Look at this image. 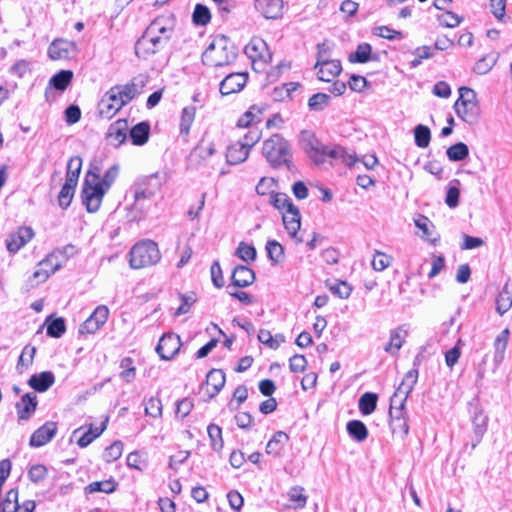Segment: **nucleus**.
<instances>
[{
    "mask_svg": "<svg viewBox=\"0 0 512 512\" xmlns=\"http://www.w3.org/2000/svg\"><path fill=\"white\" fill-rule=\"evenodd\" d=\"M126 103L123 98H101L98 103L99 115L104 119H111Z\"/></svg>",
    "mask_w": 512,
    "mask_h": 512,
    "instance_id": "nucleus-21",
    "label": "nucleus"
},
{
    "mask_svg": "<svg viewBox=\"0 0 512 512\" xmlns=\"http://www.w3.org/2000/svg\"><path fill=\"white\" fill-rule=\"evenodd\" d=\"M266 252L269 260L274 264L281 263L284 260V248L276 240L267 241Z\"/></svg>",
    "mask_w": 512,
    "mask_h": 512,
    "instance_id": "nucleus-39",
    "label": "nucleus"
},
{
    "mask_svg": "<svg viewBox=\"0 0 512 512\" xmlns=\"http://www.w3.org/2000/svg\"><path fill=\"white\" fill-rule=\"evenodd\" d=\"M181 347L180 337L174 333L164 334L156 347V352L163 360H171Z\"/></svg>",
    "mask_w": 512,
    "mask_h": 512,
    "instance_id": "nucleus-10",
    "label": "nucleus"
},
{
    "mask_svg": "<svg viewBox=\"0 0 512 512\" xmlns=\"http://www.w3.org/2000/svg\"><path fill=\"white\" fill-rule=\"evenodd\" d=\"M128 130L129 125L125 119H118L110 124L106 133V140L108 144L113 147H119L127 139Z\"/></svg>",
    "mask_w": 512,
    "mask_h": 512,
    "instance_id": "nucleus-15",
    "label": "nucleus"
},
{
    "mask_svg": "<svg viewBox=\"0 0 512 512\" xmlns=\"http://www.w3.org/2000/svg\"><path fill=\"white\" fill-rule=\"evenodd\" d=\"M147 83L148 77L140 74L134 77L129 83L111 87L105 96H137L147 92L144 89Z\"/></svg>",
    "mask_w": 512,
    "mask_h": 512,
    "instance_id": "nucleus-7",
    "label": "nucleus"
},
{
    "mask_svg": "<svg viewBox=\"0 0 512 512\" xmlns=\"http://www.w3.org/2000/svg\"><path fill=\"white\" fill-rule=\"evenodd\" d=\"M437 20L440 23V25L447 28L457 27L462 22V18L459 17L457 14L453 13L452 11L443 12L442 14L437 16Z\"/></svg>",
    "mask_w": 512,
    "mask_h": 512,
    "instance_id": "nucleus-59",
    "label": "nucleus"
},
{
    "mask_svg": "<svg viewBox=\"0 0 512 512\" xmlns=\"http://www.w3.org/2000/svg\"><path fill=\"white\" fill-rule=\"evenodd\" d=\"M82 166V159L80 157H72L67 165V174L65 182L69 183V180L72 181L73 185H77L78 178L80 175Z\"/></svg>",
    "mask_w": 512,
    "mask_h": 512,
    "instance_id": "nucleus-48",
    "label": "nucleus"
},
{
    "mask_svg": "<svg viewBox=\"0 0 512 512\" xmlns=\"http://www.w3.org/2000/svg\"><path fill=\"white\" fill-rule=\"evenodd\" d=\"M299 141L302 149L315 165L340 162L351 167L359 161L354 152H350L339 145L327 146L311 131H302Z\"/></svg>",
    "mask_w": 512,
    "mask_h": 512,
    "instance_id": "nucleus-1",
    "label": "nucleus"
},
{
    "mask_svg": "<svg viewBox=\"0 0 512 512\" xmlns=\"http://www.w3.org/2000/svg\"><path fill=\"white\" fill-rule=\"evenodd\" d=\"M255 280V273L247 266L239 265L232 273V284L244 288L250 286Z\"/></svg>",
    "mask_w": 512,
    "mask_h": 512,
    "instance_id": "nucleus-25",
    "label": "nucleus"
},
{
    "mask_svg": "<svg viewBox=\"0 0 512 512\" xmlns=\"http://www.w3.org/2000/svg\"><path fill=\"white\" fill-rule=\"evenodd\" d=\"M207 432L210 438L211 447L215 451H220L223 448L222 430L215 424H210L207 427Z\"/></svg>",
    "mask_w": 512,
    "mask_h": 512,
    "instance_id": "nucleus-52",
    "label": "nucleus"
},
{
    "mask_svg": "<svg viewBox=\"0 0 512 512\" xmlns=\"http://www.w3.org/2000/svg\"><path fill=\"white\" fill-rule=\"evenodd\" d=\"M48 469L45 465L34 464L28 470V478L31 482L38 484L46 479Z\"/></svg>",
    "mask_w": 512,
    "mask_h": 512,
    "instance_id": "nucleus-56",
    "label": "nucleus"
},
{
    "mask_svg": "<svg viewBox=\"0 0 512 512\" xmlns=\"http://www.w3.org/2000/svg\"><path fill=\"white\" fill-rule=\"evenodd\" d=\"M66 331L63 318H56L47 325V335L54 338L61 337Z\"/></svg>",
    "mask_w": 512,
    "mask_h": 512,
    "instance_id": "nucleus-62",
    "label": "nucleus"
},
{
    "mask_svg": "<svg viewBox=\"0 0 512 512\" xmlns=\"http://www.w3.org/2000/svg\"><path fill=\"white\" fill-rule=\"evenodd\" d=\"M315 68L318 69V78L326 82L332 81L342 70L341 62L339 60H329L320 64H315Z\"/></svg>",
    "mask_w": 512,
    "mask_h": 512,
    "instance_id": "nucleus-23",
    "label": "nucleus"
},
{
    "mask_svg": "<svg viewBox=\"0 0 512 512\" xmlns=\"http://www.w3.org/2000/svg\"><path fill=\"white\" fill-rule=\"evenodd\" d=\"M288 499L293 503L294 508H304L307 503V496L304 494V488L294 486L288 491Z\"/></svg>",
    "mask_w": 512,
    "mask_h": 512,
    "instance_id": "nucleus-51",
    "label": "nucleus"
},
{
    "mask_svg": "<svg viewBox=\"0 0 512 512\" xmlns=\"http://www.w3.org/2000/svg\"><path fill=\"white\" fill-rule=\"evenodd\" d=\"M282 221L288 235L293 238L297 243H301L303 239L298 237V231L301 227V215L297 206L290 210H285L282 213Z\"/></svg>",
    "mask_w": 512,
    "mask_h": 512,
    "instance_id": "nucleus-12",
    "label": "nucleus"
},
{
    "mask_svg": "<svg viewBox=\"0 0 512 512\" xmlns=\"http://www.w3.org/2000/svg\"><path fill=\"white\" fill-rule=\"evenodd\" d=\"M129 264L133 269H141L157 264L161 259L157 243L152 240H142L130 250Z\"/></svg>",
    "mask_w": 512,
    "mask_h": 512,
    "instance_id": "nucleus-5",
    "label": "nucleus"
},
{
    "mask_svg": "<svg viewBox=\"0 0 512 512\" xmlns=\"http://www.w3.org/2000/svg\"><path fill=\"white\" fill-rule=\"evenodd\" d=\"M225 384V374L220 369H212L206 376V385L211 387V396L218 394Z\"/></svg>",
    "mask_w": 512,
    "mask_h": 512,
    "instance_id": "nucleus-33",
    "label": "nucleus"
},
{
    "mask_svg": "<svg viewBox=\"0 0 512 512\" xmlns=\"http://www.w3.org/2000/svg\"><path fill=\"white\" fill-rule=\"evenodd\" d=\"M392 263V257L383 253V252H380V251H376L373 255V259H372V267L375 271H383L385 270L386 268H388Z\"/></svg>",
    "mask_w": 512,
    "mask_h": 512,
    "instance_id": "nucleus-57",
    "label": "nucleus"
},
{
    "mask_svg": "<svg viewBox=\"0 0 512 512\" xmlns=\"http://www.w3.org/2000/svg\"><path fill=\"white\" fill-rule=\"evenodd\" d=\"M123 453V443L119 440L114 441L104 451L103 458L106 462L110 463L118 460Z\"/></svg>",
    "mask_w": 512,
    "mask_h": 512,
    "instance_id": "nucleus-54",
    "label": "nucleus"
},
{
    "mask_svg": "<svg viewBox=\"0 0 512 512\" xmlns=\"http://www.w3.org/2000/svg\"><path fill=\"white\" fill-rule=\"evenodd\" d=\"M34 237V231L31 227L23 226L9 235L6 240V246L9 252L16 253L24 247Z\"/></svg>",
    "mask_w": 512,
    "mask_h": 512,
    "instance_id": "nucleus-14",
    "label": "nucleus"
},
{
    "mask_svg": "<svg viewBox=\"0 0 512 512\" xmlns=\"http://www.w3.org/2000/svg\"><path fill=\"white\" fill-rule=\"evenodd\" d=\"M269 202L281 213H283L285 210H290L291 208L295 207V205L292 203V200L285 193H272Z\"/></svg>",
    "mask_w": 512,
    "mask_h": 512,
    "instance_id": "nucleus-41",
    "label": "nucleus"
},
{
    "mask_svg": "<svg viewBox=\"0 0 512 512\" xmlns=\"http://www.w3.org/2000/svg\"><path fill=\"white\" fill-rule=\"evenodd\" d=\"M377 395L375 393L366 392L364 393L358 402L359 410L363 415H370L376 409Z\"/></svg>",
    "mask_w": 512,
    "mask_h": 512,
    "instance_id": "nucleus-38",
    "label": "nucleus"
},
{
    "mask_svg": "<svg viewBox=\"0 0 512 512\" xmlns=\"http://www.w3.org/2000/svg\"><path fill=\"white\" fill-rule=\"evenodd\" d=\"M418 380V369L413 368L409 370L398 388L396 389L395 393L391 397L392 404H396L399 402L401 404V407H404V403L409 396V394L413 391L415 384Z\"/></svg>",
    "mask_w": 512,
    "mask_h": 512,
    "instance_id": "nucleus-9",
    "label": "nucleus"
},
{
    "mask_svg": "<svg viewBox=\"0 0 512 512\" xmlns=\"http://www.w3.org/2000/svg\"><path fill=\"white\" fill-rule=\"evenodd\" d=\"M211 15L209 9L201 4L195 6L193 12V21L197 25H206L210 21Z\"/></svg>",
    "mask_w": 512,
    "mask_h": 512,
    "instance_id": "nucleus-64",
    "label": "nucleus"
},
{
    "mask_svg": "<svg viewBox=\"0 0 512 512\" xmlns=\"http://www.w3.org/2000/svg\"><path fill=\"white\" fill-rule=\"evenodd\" d=\"M394 404L390 406V429L393 435L404 438L408 435L409 426L407 419L403 416V407L399 403V407L394 410Z\"/></svg>",
    "mask_w": 512,
    "mask_h": 512,
    "instance_id": "nucleus-16",
    "label": "nucleus"
},
{
    "mask_svg": "<svg viewBox=\"0 0 512 512\" xmlns=\"http://www.w3.org/2000/svg\"><path fill=\"white\" fill-rule=\"evenodd\" d=\"M107 422L108 417L105 418V420L102 422L99 428H93L91 426L87 431H84L77 439L78 446L84 448L87 447L90 443H92L94 439L99 437L104 432V430L106 429Z\"/></svg>",
    "mask_w": 512,
    "mask_h": 512,
    "instance_id": "nucleus-34",
    "label": "nucleus"
},
{
    "mask_svg": "<svg viewBox=\"0 0 512 512\" xmlns=\"http://www.w3.org/2000/svg\"><path fill=\"white\" fill-rule=\"evenodd\" d=\"M130 138L134 145L142 146L147 143L150 135V125L148 122H140L130 129Z\"/></svg>",
    "mask_w": 512,
    "mask_h": 512,
    "instance_id": "nucleus-30",
    "label": "nucleus"
},
{
    "mask_svg": "<svg viewBox=\"0 0 512 512\" xmlns=\"http://www.w3.org/2000/svg\"><path fill=\"white\" fill-rule=\"evenodd\" d=\"M73 73L70 70H61L50 79V85L59 91H63L70 84Z\"/></svg>",
    "mask_w": 512,
    "mask_h": 512,
    "instance_id": "nucleus-43",
    "label": "nucleus"
},
{
    "mask_svg": "<svg viewBox=\"0 0 512 512\" xmlns=\"http://www.w3.org/2000/svg\"><path fill=\"white\" fill-rule=\"evenodd\" d=\"M347 432L357 442H362L368 437V429L360 420H352L347 423Z\"/></svg>",
    "mask_w": 512,
    "mask_h": 512,
    "instance_id": "nucleus-36",
    "label": "nucleus"
},
{
    "mask_svg": "<svg viewBox=\"0 0 512 512\" xmlns=\"http://www.w3.org/2000/svg\"><path fill=\"white\" fill-rule=\"evenodd\" d=\"M162 403L159 398L150 397L145 402V414L153 418H159L162 416Z\"/></svg>",
    "mask_w": 512,
    "mask_h": 512,
    "instance_id": "nucleus-61",
    "label": "nucleus"
},
{
    "mask_svg": "<svg viewBox=\"0 0 512 512\" xmlns=\"http://www.w3.org/2000/svg\"><path fill=\"white\" fill-rule=\"evenodd\" d=\"M283 0H255V8L266 19H278L283 14Z\"/></svg>",
    "mask_w": 512,
    "mask_h": 512,
    "instance_id": "nucleus-19",
    "label": "nucleus"
},
{
    "mask_svg": "<svg viewBox=\"0 0 512 512\" xmlns=\"http://www.w3.org/2000/svg\"><path fill=\"white\" fill-rule=\"evenodd\" d=\"M247 82V75L244 73H231L220 83V93L222 96L240 92Z\"/></svg>",
    "mask_w": 512,
    "mask_h": 512,
    "instance_id": "nucleus-18",
    "label": "nucleus"
},
{
    "mask_svg": "<svg viewBox=\"0 0 512 512\" xmlns=\"http://www.w3.org/2000/svg\"><path fill=\"white\" fill-rule=\"evenodd\" d=\"M415 225L422 231V238L432 244H436L439 241L440 236L434 232V226L426 216L421 215L415 219Z\"/></svg>",
    "mask_w": 512,
    "mask_h": 512,
    "instance_id": "nucleus-31",
    "label": "nucleus"
},
{
    "mask_svg": "<svg viewBox=\"0 0 512 512\" xmlns=\"http://www.w3.org/2000/svg\"><path fill=\"white\" fill-rule=\"evenodd\" d=\"M372 48L368 43H361L357 46L356 51L349 55V61L352 63H366L371 58Z\"/></svg>",
    "mask_w": 512,
    "mask_h": 512,
    "instance_id": "nucleus-47",
    "label": "nucleus"
},
{
    "mask_svg": "<svg viewBox=\"0 0 512 512\" xmlns=\"http://www.w3.org/2000/svg\"><path fill=\"white\" fill-rule=\"evenodd\" d=\"M77 51V45L66 39H55L48 47V56L52 60H65L72 57Z\"/></svg>",
    "mask_w": 512,
    "mask_h": 512,
    "instance_id": "nucleus-11",
    "label": "nucleus"
},
{
    "mask_svg": "<svg viewBox=\"0 0 512 512\" xmlns=\"http://www.w3.org/2000/svg\"><path fill=\"white\" fill-rule=\"evenodd\" d=\"M472 424L476 442L479 443L487 430L488 424V417L483 413L481 409L474 413Z\"/></svg>",
    "mask_w": 512,
    "mask_h": 512,
    "instance_id": "nucleus-35",
    "label": "nucleus"
},
{
    "mask_svg": "<svg viewBox=\"0 0 512 512\" xmlns=\"http://www.w3.org/2000/svg\"><path fill=\"white\" fill-rule=\"evenodd\" d=\"M174 30V19L171 16H159L149 25V34L166 36L170 40Z\"/></svg>",
    "mask_w": 512,
    "mask_h": 512,
    "instance_id": "nucleus-20",
    "label": "nucleus"
},
{
    "mask_svg": "<svg viewBox=\"0 0 512 512\" xmlns=\"http://www.w3.org/2000/svg\"><path fill=\"white\" fill-rule=\"evenodd\" d=\"M236 255L245 262L254 261L256 259V249L252 245L240 242Z\"/></svg>",
    "mask_w": 512,
    "mask_h": 512,
    "instance_id": "nucleus-63",
    "label": "nucleus"
},
{
    "mask_svg": "<svg viewBox=\"0 0 512 512\" xmlns=\"http://www.w3.org/2000/svg\"><path fill=\"white\" fill-rule=\"evenodd\" d=\"M510 331L508 328H505L500 332V334L494 340V362L496 365L502 363L505 357V350L507 348L508 340H509Z\"/></svg>",
    "mask_w": 512,
    "mask_h": 512,
    "instance_id": "nucleus-32",
    "label": "nucleus"
},
{
    "mask_svg": "<svg viewBox=\"0 0 512 512\" xmlns=\"http://www.w3.org/2000/svg\"><path fill=\"white\" fill-rule=\"evenodd\" d=\"M447 157L450 161H461L469 154L468 146L463 142H458L450 146L446 151Z\"/></svg>",
    "mask_w": 512,
    "mask_h": 512,
    "instance_id": "nucleus-50",
    "label": "nucleus"
},
{
    "mask_svg": "<svg viewBox=\"0 0 512 512\" xmlns=\"http://www.w3.org/2000/svg\"><path fill=\"white\" fill-rule=\"evenodd\" d=\"M407 335L408 332L404 328V326H398L395 329L391 330L389 341L384 346V351L391 355H396L403 346Z\"/></svg>",
    "mask_w": 512,
    "mask_h": 512,
    "instance_id": "nucleus-22",
    "label": "nucleus"
},
{
    "mask_svg": "<svg viewBox=\"0 0 512 512\" xmlns=\"http://www.w3.org/2000/svg\"><path fill=\"white\" fill-rule=\"evenodd\" d=\"M496 61L497 57L495 55H487L476 62L474 71L477 74H486L496 64Z\"/></svg>",
    "mask_w": 512,
    "mask_h": 512,
    "instance_id": "nucleus-60",
    "label": "nucleus"
},
{
    "mask_svg": "<svg viewBox=\"0 0 512 512\" xmlns=\"http://www.w3.org/2000/svg\"><path fill=\"white\" fill-rule=\"evenodd\" d=\"M119 171V165L113 164L101 175L100 167L94 164L91 166L82 188V201L88 212L99 210L103 197L118 178Z\"/></svg>",
    "mask_w": 512,
    "mask_h": 512,
    "instance_id": "nucleus-2",
    "label": "nucleus"
},
{
    "mask_svg": "<svg viewBox=\"0 0 512 512\" xmlns=\"http://www.w3.org/2000/svg\"><path fill=\"white\" fill-rule=\"evenodd\" d=\"M512 307V283L507 281L496 298V311L502 316Z\"/></svg>",
    "mask_w": 512,
    "mask_h": 512,
    "instance_id": "nucleus-27",
    "label": "nucleus"
},
{
    "mask_svg": "<svg viewBox=\"0 0 512 512\" xmlns=\"http://www.w3.org/2000/svg\"><path fill=\"white\" fill-rule=\"evenodd\" d=\"M56 432L57 424L52 421L46 422L44 425L33 432L30 437L29 445L35 448L41 447L50 442L51 439L55 436Z\"/></svg>",
    "mask_w": 512,
    "mask_h": 512,
    "instance_id": "nucleus-17",
    "label": "nucleus"
},
{
    "mask_svg": "<svg viewBox=\"0 0 512 512\" xmlns=\"http://www.w3.org/2000/svg\"><path fill=\"white\" fill-rule=\"evenodd\" d=\"M237 56L234 44L225 36H218L202 54V61L211 67H221L232 63Z\"/></svg>",
    "mask_w": 512,
    "mask_h": 512,
    "instance_id": "nucleus-3",
    "label": "nucleus"
},
{
    "mask_svg": "<svg viewBox=\"0 0 512 512\" xmlns=\"http://www.w3.org/2000/svg\"><path fill=\"white\" fill-rule=\"evenodd\" d=\"M258 340L271 349H277L285 341V338L281 334L273 336L270 331L262 329L259 331Z\"/></svg>",
    "mask_w": 512,
    "mask_h": 512,
    "instance_id": "nucleus-46",
    "label": "nucleus"
},
{
    "mask_svg": "<svg viewBox=\"0 0 512 512\" xmlns=\"http://www.w3.org/2000/svg\"><path fill=\"white\" fill-rule=\"evenodd\" d=\"M116 486L113 479H107L90 483L86 486L85 491L87 493L103 492L109 494L116 490Z\"/></svg>",
    "mask_w": 512,
    "mask_h": 512,
    "instance_id": "nucleus-44",
    "label": "nucleus"
},
{
    "mask_svg": "<svg viewBox=\"0 0 512 512\" xmlns=\"http://www.w3.org/2000/svg\"><path fill=\"white\" fill-rule=\"evenodd\" d=\"M36 351V347L32 345H26L23 348L16 366L20 373L28 369L33 364Z\"/></svg>",
    "mask_w": 512,
    "mask_h": 512,
    "instance_id": "nucleus-37",
    "label": "nucleus"
},
{
    "mask_svg": "<svg viewBox=\"0 0 512 512\" xmlns=\"http://www.w3.org/2000/svg\"><path fill=\"white\" fill-rule=\"evenodd\" d=\"M249 153L250 151L245 147V145H242L238 141L227 148L226 161L231 165L240 164L248 158Z\"/></svg>",
    "mask_w": 512,
    "mask_h": 512,
    "instance_id": "nucleus-29",
    "label": "nucleus"
},
{
    "mask_svg": "<svg viewBox=\"0 0 512 512\" xmlns=\"http://www.w3.org/2000/svg\"><path fill=\"white\" fill-rule=\"evenodd\" d=\"M289 436L283 431H277L266 445V453L273 457L281 456Z\"/></svg>",
    "mask_w": 512,
    "mask_h": 512,
    "instance_id": "nucleus-28",
    "label": "nucleus"
},
{
    "mask_svg": "<svg viewBox=\"0 0 512 512\" xmlns=\"http://www.w3.org/2000/svg\"><path fill=\"white\" fill-rule=\"evenodd\" d=\"M454 110L457 116L468 124L476 123L481 114L477 98H457L454 103Z\"/></svg>",
    "mask_w": 512,
    "mask_h": 512,
    "instance_id": "nucleus-6",
    "label": "nucleus"
},
{
    "mask_svg": "<svg viewBox=\"0 0 512 512\" xmlns=\"http://www.w3.org/2000/svg\"><path fill=\"white\" fill-rule=\"evenodd\" d=\"M415 143L420 148H426L430 142V130L428 127L423 125L416 126L414 130Z\"/></svg>",
    "mask_w": 512,
    "mask_h": 512,
    "instance_id": "nucleus-58",
    "label": "nucleus"
},
{
    "mask_svg": "<svg viewBox=\"0 0 512 512\" xmlns=\"http://www.w3.org/2000/svg\"><path fill=\"white\" fill-rule=\"evenodd\" d=\"M276 181L271 177H262L256 185V192L258 195L271 197L275 193Z\"/></svg>",
    "mask_w": 512,
    "mask_h": 512,
    "instance_id": "nucleus-55",
    "label": "nucleus"
},
{
    "mask_svg": "<svg viewBox=\"0 0 512 512\" xmlns=\"http://www.w3.org/2000/svg\"><path fill=\"white\" fill-rule=\"evenodd\" d=\"M19 509L18 490L10 489L0 503V512H17Z\"/></svg>",
    "mask_w": 512,
    "mask_h": 512,
    "instance_id": "nucleus-42",
    "label": "nucleus"
},
{
    "mask_svg": "<svg viewBox=\"0 0 512 512\" xmlns=\"http://www.w3.org/2000/svg\"><path fill=\"white\" fill-rule=\"evenodd\" d=\"M76 185L72 184V181L69 180V183H64L59 194H58V204L62 209H66L74 196Z\"/></svg>",
    "mask_w": 512,
    "mask_h": 512,
    "instance_id": "nucleus-49",
    "label": "nucleus"
},
{
    "mask_svg": "<svg viewBox=\"0 0 512 512\" xmlns=\"http://www.w3.org/2000/svg\"><path fill=\"white\" fill-rule=\"evenodd\" d=\"M37 406L36 395L32 393H26L16 404L18 417L20 420L28 419L35 411Z\"/></svg>",
    "mask_w": 512,
    "mask_h": 512,
    "instance_id": "nucleus-26",
    "label": "nucleus"
},
{
    "mask_svg": "<svg viewBox=\"0 0 512 512\" xmlns=\"http://www.w3.org/2000/svg\"><path fill=\"white\" fill-rule=\"evenodd\" d=\"M262 154L273 168L290 169L292 151L290 144L281 135L274 134L263 142Z\"/></svg>",
    "mask_w": 512,
    "mask_h": 512,
    "instance_id": "nucleus-4",
    "label": "nucleus"
},
{
    "mask_svg": "<svg viewBox=\"0 0 512 512\" xmlns=\"http://www.w3.org/2000/svg\"><path fill=\"white\" fill-rule=\"evenodd\" d=\"M55 382L54 374L50 371H44L39 374H33L28 384L37 392L47 391Z\"/></svg>",
    "mask_w": 512,
    "mask_h": 512,
    "instance_id": "nucleus-24",
    "label": "nucleus"
},
{
    "mask_svg": "<svg viewBox=\"0 0 512 512\" xmlns=\"http://www.w3.org/2000/svg\"><path fill=\"white\" fill-rule=\"evenodd\" d=\"M40 263L50 274H53L62 266V262L60 260V252L55 251L50 253L46 256L45 259L40 261Z\"/></svg>",
    "mask_w": 512,
    "mask_h": 512,
    "instance_id": "nucleus-53",
    "label": "nucleus"
},
{
    "mask_svg": "<svg viewBox=\"0 0 512 512\" xmlns=\"http://www.w3.org/2000/svg\"><path fill=\"white\" fill-rule=\"evenodd\" d=\"M244 52L252 60L253 63L257 61L266 63L269 62L272 58L265 41L260 38L252 39L245 46Z\"/></svg>",
    "mask_w": 512,
    "mask_h": 512,
    "instance_id": "nucleus-13",
    "label": "nucleus"
},
{
    "mask_svg": "<svg viewBox=\"0 0 512 512\" xmlns=\"http://www.w3.org/2000/svg\"><path fill=\"white\" fill-rule=\"evenodd\" d=\"M196 114V108L194 106L184 107L181 113L180 119V133L188 135L190 127L194 122Z\"/></svg>",
    "mask_w": 512,
    "mask_h": 512,
    "instance_id": "nucleus-45",
    "label": "nucleus"
},
{
    "mask_svg": "<svg viewBox=\"0 0 512 512\" xmlns=\"http://www.w3.org/2000/svg\"><path fill=\"white\" fill-rule=\"evenodd\" d=\"M110 311L106 305H99L93 313L80 325L81 335L94 334L107 322Z\"/></svg>",
    "mask_w": 512,
    "mask_h": 512,
    "instance_id": "nucleus-8",
    "label": "nucleus"
},
{
    "mask_svg": "<svg viewBox=\"0 0 512 512\" xmlns=\"http://www.w3.org/2000/svg\"><path fill=\"white\" fill-rule=\"evenodd\" d=\"M261 109L256 106H251L237 121V126L246 128L253 123H258L262 120Z\"/></svg>",
    "mask_w": 512,
    "mask_h": 512,
    "instance_id": "nucleus-40",
    "label": "nucleus"
}]
</instances>
